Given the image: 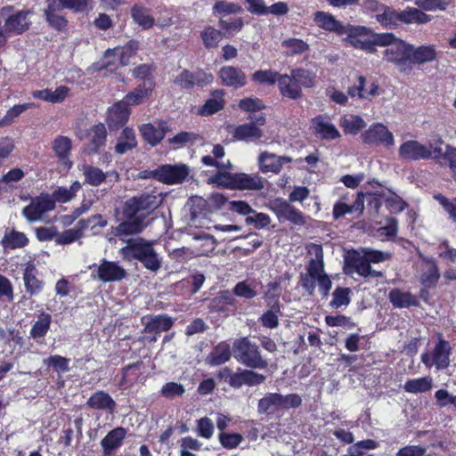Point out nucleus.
<instances>
[{"label":"nucleus","mask_w":456,"mask_h":456,"mask_svg":"<svg viewBox=\"0 0 456 456\" xmlns=\"http://www.w3.org/2000/svg\"><path fill=\"white\" fill-rule=\"evenodd\" d=\"M131 110L121 101L113 103L108 108L105 122L110 131H117L123 128L128 122Z\"/></svg>","instance_id":"nucleus-13"},{"label":"nucleus","mask_w":456,"mask_h":456,"mask_svg":"<svg viewBox=\"0 0 456 456\" xmlns=\"http://www.w3.org/2000/svg\"><path fill=\"white\" fill-rule=\"evenodd\" d=\"M233 129L232 135L235 141H248L251 139H260L263 136V132L259 127H256L253 124H242L236 126L229 125L227 131L231 132Z\"/></svg>","instance_id":"nucleus-42"},{"label":"nucleus","mask_w":456,"mask_h":456,"mask_svg":"<svg viewBox=\"0 0 456 456\" xmlns=\"http://www.w3.org/2000/svg\"><path fill=\"white\" fill-rule=\"evenodd\" d=\"M351 289L347 287H337L332 293V299L330 305L333 308L347 306L351 302Z\"/></svg>","instance_id":"nucleus-58"},{"label":"nucleus","mask_w":456,"mask_h":456,"mask_svg":"<svg viewBox=\"0 0 456 456\" xmlns=\"http://www.w3.org/2000/svg\"><path fill=\"white\" fill-rule=\"evenodd\" d=\"M30 222L39 219L43 214L55 208L51 194L42 193L36 200L30 198Z\"/></svg>","instance_id":"nucleus-34"},{"label":"nucleus","mask_w":456,"mask_h":456,"mask_svg":"<svg viewBox=\"0 0 456 456\" xmlns=\"http://www.w3.org/2000/svg\"><path fill=\"white\" fill-rule=\"evenodd\" d=\"M81 170L85 177L84 183L86 184L98 187L106 182L107 173H104L100 167L85 164Z\"/></svg>","instance_id":"nucleus-48"},{"label":"nucleus","mask_w":456,"mask_h":456,"mask_svg":"<svg viewBox=\"0 0 456 456\" xmlns=\"http://www.w3.org/2000/svg\"><path fill=\"white\" fill-rule=\"evenodd\" d=\"M302 397L296 393L281 395L280 393H266L258 400L257 411L260 414L273 415L281 411L297 409L302 405Z\"/></svg>","instance_id":"nucleus-7"},{"label":"nucleus","mask_w":456,"mask_h":456,"mask_svg":"<svg viewBox=\"0 0 456 456\" xmlns=\"http://www.w3.org/2000/svg\"><path fill=\"white\" fill-rule=\"evenodd\" d=\"M118 56L121 59V64L127 66L131 58L134 57L139 49V42L134 39L127 41L123 46H117Z\"/></svg>","instance_id":"nucleus-59"},{"label":"nucleus","mask_w":456,"mask_h":456,"mask_svg":"<svg viewBox=\"0 0 456 456\" xmlns=\"http://www.w3.org/2000/svg\"><path fill=\"white\" fill-rule=\"evenodd\" d=\"M291 73L301 90L302 88H312L317 82L316 73L313 70L297 68L291 69Z\"/></svg>","instance_id":"nucleus-51"},{"label":"nucleus","mask_w":456,"mask_h":456,"mask_svg":"<svg viewBox=\"0 0 456 456\" xmlns=\"http://www.w3.org/2000/svg\"><path fill=\"white\" fill-rule=\"evenodd\" d=\"M82 185L78 181H75L69 186V188L60 186L55 189L51 196L53 200H54L55 204L58 203H67L72 200L77 193L81 190Z\"/></svg>","instance_id":"nucleus-49"},{"label":"nucleus","mask_w":456,"mask_h":456,"mask_svg":"<svg viewBox=\"0 0 456 456\" xmlns=\"http://www.w3.org/2000/svg\"><path fill=\"white\" fill-rule=\"evenodd\" d=\"M388 299L395 308H410L419 306V300L417 296L410 291H403L400 289H392L388 293Z\"/></svg>","instance_id":"nucleus-33"},{"label":"nucleus","mask_w":456,"mask_h":456,"mask_svg":"<svg viewBox=\"0 0 456 456\" xmlns=\"http://www.w3.org/2000/svg\"><path fill=\"white\" fill-rule=\"evenodd\" d=\"M69 88L66 86H58L54 91L49 88L37 90L32 93L33 97L51 103H61L68 96Z\"/></svg>","instance_id":"nucleus-45"},{"label":"nucleus","mask_w":456,"mask_h":456,"mask_svg":"<svg viewBox=\"0 0 456 456\" xmlns=\"http://www.w3.org/2000/svg\"><path fill=\"white\" fill-rule=\"evenodd\" d=\"M184 393V387L175 381L167 382L160 389L161 395L169 400H172L175 397H181Z\"/></svg>","instance_id":"nucleus-64"},{"label":"nucleus","mask_w":456,"mask_h":456,"mask_svg":"<svg viewBox=\"0 0 456 456\" xmlns=\"http://www.w3.org/2000/svg\"><path fill=\"white\" fill-rule=\"evenodd\" d=\"M388 36L387 45L378 46L387 47L383 52V58L387 62L395 65L401 72L410 73L412 67L410 65V51L411 45L403 39L397 38L393 33H382Z\"/></svg>","instance_id":"nucleus-4"},{"label":"nucleus","mask_w":456,"mask_h":456,"mask_svg":"<svg viewBox=\"0 0 456 456\" xmlns=\"http://www.w3.org/2000/svg\"><path fill=\"white\" fill-rule=\"evenodd\" d=\"M224 91L223 89H215L211 91V97L200 107L198 113L200 116L208 117L222 110L225 106Z\"/></svg>","instance_id":"nucleus-31"},{"label":"nucleus","mask_w":456,"mask_h":456,"mask_svg":"<svg viewBox=\"0 0 456 456\" xmlns=\"http://www.w3.org/2000/svg\"><path fill=\"white\" fill-rule=\"evenodd\" d=\"M281 46L288 50L289 55L301 54L308 51L309 45L300 38L291 37L281 42Z\"/></svg>","instance_id":"nucleus-61"},{"label":"nucleus","mask_w":456,"mask_h":456,"mask_svg":"<svg viewBox=\"0 0 456 456\" xmlns=\"http://www.w3.org/2000/svg\"><path fill=\"white\" fill-rule=\"evenodd\" d=\"M236 299L229 290L220 291L216 297L211 299L209 310L218 314H225L230 311V306H235Z\"/></svg>","instance_id":"nucleus-43"},{"label":"nucleus","mask_w":456,"mask_h":456,"mask_svg":"<svg viewBox=\"0 0 456 456\" xmlns=\"http://www.w3.org/2000/svg\"><path fill=\"white\" fill-rule=\"evenodd\" d=\"M399 157L405 161L430 159V149L416 140L403 142L398 150Z\"/></svg>","instance_id":"nucleus-15"},{"label":"nucleus","mask_w":456,"mask_h":456,"mask_svg":"<svg viewBox=\"0 0 456 456\" xmlns=\"http://www.w3.org/2000/svg\"><path fill=\"white\" fill-rule=\"evenodd\" d=\"M240 110L253 114L261 111L266 108L264 101L257 97H245L238 102Z\"/></svg>","instance_id":"nucleus-60"},{"label":"nucleus","mask_w":456,"mask_h":456,"mask_svg":"<svg viewBox=\"0 0 456 456\" xmlns=\"http://www.w3.org/2000/svg\"><path fill=\"white\" fill-rule=\"evenodd\" d=\"M28 240L25 233L16 231L15 229H6L1 239L0 244L4 250L9 251L24 247Z\"/></svg>","instance_id":"nucleus-40"},{"label":"nucleus","mask_w":456,"mask_h":456,"mask_svg":"<svg viewBox=\"0 0 456 456\" xmlns=\"http://www.w3.org/2000/svg\"><path fill=\"white\" fill-rule=\"evenodd\" d=\"M28 11L22 10L10 15L5 20V31L11 35H19L28 28Z\"/></svg>","instance_id":"nucleus-39"},{"label":"nucleus","mask_w":456,"mask_h":456,"mask_svg":"<svg viewBox=\"0 0 456 456\" xmlns=\"http://www.w3.org/2000/svg\"><path fill=\"white\" fill-rule=\"evenodd\" d=\"M139 132L143 141L147 144L154 147L162 142L167 133L169 132V127L167 121L160 120L158 123V126H155L151 123L142 124L139 126Z\"/></svg>","instance_id":"nucleus-17"},{"label":"nucleus","mask_w":456,"mask_h":456,"mask_svg":"<svg viewBox=\"0 0 456 456\" xmlns=\"http://www.w3.org/2000/svg\"><path fill=\"white\" fill-rule=\"evenodd\" d=\"M61 10L53 1L47 0V6L44 10V16L48 26L57 32H65L69 20L64 15L58 13Z\"/></svg>","instance_id":"nucleus-29"},{"label":"nucleus","mask_w":456,"mask_h":456,"mask_svg":"<svg viewBox=\"0 0 456 456\" xmlns=\"http://www.w3.org/2000/svg\"><path fill=\"white\" fill-rule=\"evenodd\" d=\"M137 147V139L135 132L132 127L125 126L114 147V151L118 155H123Z\"/></svg>","instance_id":"nucleus-37"},{"label":"nucleus","mask_w":456,"mask_h":456,"mask_svg":"<svg viewBox=\"0 0 456 456\" xmlns=\"http://www.w3.org/2000/svg\"><path fill=\"white\" fill-rule=\"evenodd\" d=\"M96 268L92 272V276L103 283L120 281L125 279L127 273L118 262L102 259L100 265L94 264L91 267Z\"/></svg>","instance_id":"nucleus-10"},{"label":"nucleus","mask_w":456,"mask_h":456,"mask_svg":"<svg viewBox=\"0 0 456 456\" xmlns=\"http://www.w3.org/2000/svg\"><path fill=\"white\" fill-rule=\"evenodd\" d=\"M266 377L251 369H238L231 377L230 387L239 389L242 386L255 387L263 384Z\"/></svg>","instance_id":"nucleus-18"},{"label":"nucleus","mask_w":456,"mask_h":456,"mask_svg":"<svg viewBox=\"0 0 456 456\" xmlns=\"http://www.w3.org/2000/svg\"><path fill=\"white\" fill-rule=\"evenodd\" d=\"M403 388L406 392L412 394L428 392L432 388V379L428 376L408 379Z\"/></svg>","instance_id":"nucleus-55"},{"label":"nucleus","mask_w":456,"mask_h":456,"mask_svg":"<svg viewBox=\"0 0 456 456\" xmlns=\"http://www.w3.org/2000/svg\"><path fill=\"white\" fill-rule=\"evenodd\" d=\"M343 35H346V45L366 53H374L378 45H387V37L382 33H376L370 28L362 25L346 24Z\"/></svg>","instance_id":"nucleus-3"},{"label":"nucleus","mask_w":456,"mask_h":456,"mask_svg":"<svg viewBox=\"0 0 456 456\" xmlns=\"http://www.w3.org/2000/svg\"><path fill=\"white\" fill-rule=\"evenodd\" d=\"M362 137L365 143L384 145L387 148H390L395 142L393 134L381 123L371 125Z\"/></svg>","instance_id":"nucleus-14"},{"label":"nucleus","mask_w":456,"mask_h":456,"mask_svg":"<svg viewBox=\"0 0 456 456\" xmlns=\"http://www.w3.org/2000/svg\"><path fill=\"white\" fill-rule=\"evenodd\" d=\"M174 325V319L166 314L150 317V321L144 325L143 331L152 335L151 341H156L157 337L164 331L169 330Z\"/></svg>","instance_id":"nucleus-23"},{"label":"nucleus","mask_w":456,"mask_h":456,"mask_svg":"<svg viewBox=\"0 0 456 456\" xmlns=\"http://www.w3.org/2000/svg\"><path fill=\"white\" fill-rule=\"evenodd\" d=\"M269 208L275 214L281 223L288 221L299 226L305 224L304 214L283 198L273 200L269 204Z\"/></svg>","instance_id":"nucleus-8"},{"label":"nucleus","mask_w":456,"mask_h":456,"mask_svg":"<svg viewBox=\"0 0 456 456\" xmlns=\"http://www.w3.org/2000/svg\"><path fill=\"white\" fill-rule=\"evenodd\" d=\"M126 435L127 429L123 427H117L109 431L100 443L102 455L111 456L123 445Z\"/></svg>","instance_id":"nucleus-19"},{"label":"nucleus","mask_w":456,"mask_h":456,"mask_svg":"<svg viewBox=\"0 0 456 456\" xmlns=\"http://www.w3.org/2000/svg\"><path fill=\"white\" fill-rule=\"evenodd\" d=\"M214 81V76L210 72H207L202 69H198L192 72L184 69L174 79V84L184 90H191L194 86L203 88L211 85Z\"/></svg>","instance_id":"nucleus-9"},{"label":"nucleus","mask_w":456,"mask_h":456,"mask_svg":"<svg viewBox=\"0 0 456 456\" xmlns=\"http://www.w3.org/2000/svg\"><path fill=\"white\" fill-rule=\"evenodd\" d=\"M232 350L234 358L251 370H264L268 367V362L262 357L258 346L251 342L248 337L236 339Z\"/></svg>","instance_id":"nucleus-6"},{"label":"nucleus","mask_w":456,"mask_h":456,"mask_svg":"<svg viewBox=\"0 0 456 456\" xmlns=\"http://www.w3.org/2000/svg\"><path fill=\"white\" fill-rule=\"evenodd\" d=\"M410 65L412 67L413 64L421 65L426 62H431L437 58V53L435 45H420L414 47L411 45L410 51Z\"/></svg>","instance_id":"nucleus-36"},{"label":"nucleus","mask_w":456,"mask_h":456,"mask_svg":"<svg viewBox=\"0 0 456 456\" xmlns=\"http://www.w3.org/2000/svg\"><path fill=\"white\" fill-rule=\"evenodd\" d=\"M153 245V241L142 237L129 239L126 245L119 249V255L123 260L138 261L145 269L156 273L161 268L162 259Z\"/></svg>","instance_id":"nucleus-2"},{"label":"nucleus","mask_w":456,"mask_h":456,"mask_svg":"<svg viewBox=\"0 0 456 456\" xmlns=\"http://www.w3.org/2000/svg\"><path fill=\"white\" fill-rule=\"evenodd\" d=\"M213 182L230 190L260 191L265 187L264 178L257 174L219 172Z\"/></svg>","instance_id":"nucleus-5"},{"label":"nucleus","mask_w":456,"mask_h":456,"mask_svg":"<svg viewBox=\"0 0 456 456\" xmlns=\"http://www.w3.org/2000/svg\"><path fill=\"white\" fill-rule=\"evenodd\" d=\"M118 48L107 49L102 58L92 64L91 70L93 72L107 70L110 73H115L119 68L124 67L125 65L121 64V59L118 56Z\"/></svg>","instance_id":"nucleus-21"},{"label":"nucleus","mask_w":456,"mask_h":456,"mask_svg":"<svg viewBox=\"0 0 456 456\" xmlns=\"http://www.w3.org/2000/svg\"><path fill=\"white\" fill-rule=\"evenodd\" d=\"M243 11L241 5L237 3L227 2L224 0L216 1L213 6V13L220 15L236 14Z\"/></svg>","instance_id":"nucleus-63"},{"label":"nucleus","mask_w":456,"mask_h":456,"mask_svg":"<svg viewBox=\"0 0 456 456\" xmlns=\"http://www.w3.org/2000/svg\"><path fill=\"white\" fill-rule=\"evenodd\" d=\"M107 141V130L103 123H98L91 126L89 130V141L86 146L85 152L94 155L104 148Z\"/></svg>","instance_id":"nucleus-22"},{"label":"nucleus","mask_w":456,"mask_h":456,"mask_svg":"<svg viewBox=\"0 0 456 456\" xmlns=\"http://www.w3.org/2000/svg\"><path fill=\"white\" fill-rule=\"evenodd\" d=\"M347 94L353 98L358 97L359 99L370 101L380 94L379 81L372 77L367 79L364 76L360 75L357 77V84L349 86Z\"/></svg>","instance_id":"nucleus-12"},{"label":"nucleus","mask_w":456,"mask_h":456,"mask_svg":"<svg viewBox=\"0 0 456 456\" xmlns=\"http://www.w3.org/2000/svg\"><path fill=\"white\" fill-rule=\"evenodd\" d=\"M84 235L83 230L80 226H78V224L75 228L65 230L64 232L58 233L55 239V242L58 245H67L70 244L80 238H82Z\"/></svg>","instance_id":"nucleus-62"},{"label":"nucleus","mask_w":456,"mask_h":456,"mask_svg":"<svg viewBox=\"0 0 456 456\" xmlns=\"http://www.w3.org/2000/svg\"><path fill=\"white\" fill-rule=\"evenodd\" d=\"M292 162L289 156H276L273 153L263 152L258 157L259 168L263 173L279 174L282 166Z\"/></svg>","instance_id":"nucleus-24"},{"label":"nucleus","mask_w":456,"mask_h":456,"mask_svg":"<svg viewBox=\"0 0 456 456\" xmlns=\"http://www.w3.org/2000/svg\"><path fill=\"white\" fill-rule=\"evenodd\" d=\"M312 126L314 134L322 140H336L341 136L337 127L322 115L312 119Z\"/></svg>","instance_id":"nucleus-27"},{"label":"nucleus","mask_w":456,"mask_h":456,"mask_svg":"<svg viewBox=\"0 0 456 456\" xmlns=\"http://www.w3.org/2000/svg\"><path fill=\"white\" fill-rule=\"evenodd\" d=\"M400 21L402 24H426L432 20V16L422 12L421 9L414 7H406L399 12Z\"/></svg>","instance_id":"nucleus-47"},{"label":"nucleus","mask_w":456,"mask_h":456,"mask_svg":"<svg viewBox=\"0 0 456 456\" xmlns=\"http://www.w3.org/2000/svg\"><path fill=\"white\" fill-rule=\"evenodd\" d=\"M278 88L281 95L290 100H299L303 97V91L299 88L297 80L290 75L282 74L280 77Z\"/></svg>","instance_id":"nucleus-32"},{"label":"nucleus","mask_w":456,"mask_h":456,"mask_svg":"<svg viewBox=\"0 0 456 456\" xmlns=\"http://www.w3.org/2000/svg\"><path fill=\"white\" fill-rule=\"evenodd\" d=\"M52 316L47 313H42L30 330V337L33 338H43L49 330Z\"/></svg>","instance_id":"nucleus-56"},{"label":"nucleus","mask_w":456,"mask_h":456,"mask_svg":"<svg viewBox=\"0 0 456 456\" xmlns=\"http://www.w3.org/2000/svg\"><path fill=\"white\" fill-rule=\"evenodd\" d=\"M314 21L321 28L336 33L338 36H343V31L346 25L340 20H337L330 12L323 11H317L314 13Z\"/></svg>","instance_id":"nucleus-26"},{"label":"nucleus","mask_w":456,"mask_h":456,"mask_svg":"<svg viewBox=\"0 0 456 456\" xmlns=\"http://www.w3.org/2000/svg\"><path fill=\"white\" fill-rule=\"evenodd\" d=\"M282 74L274 69H258L251 75L253 82L260 85L274 86L279 83Z\"/></svg>","instance_id":"nucleus-53"},{"label":"nucleus","mask_w":456,"mask_h":456,"mask_svg":"<svg viewBox=\"0 0 456 456\" xmlns=\"http://www.w3.org/2000/svg\"><path fill=\"white\" fill-rule=\"evenodd\" d=\"M200 38L207 49H215L223 38V33L212 26H207L200 32Z\"/></svg>","instance_id":"nucleus-54"},{"label":"nucleus","mask_w":456,"mask_h":456,"mask_svg":"<svg viewBox=\"0 0 456 456\" xmlns=\"http://www.w3.org/2000/svg\"><path fill=\"white\" fill-rule=\"evenodd\" d=\"M161 200L155 191L142 192L126 200L121 208L123 221L114 228L117 237L141 233L146 218L159 208Z\"/></svg>","instance_id":"nucleus-1"},{"label":"nucleus","mask_w":456,"mask_h":456,"mask_svg":"<svg viewBox=\"0 0 456 456\" xmlns=\"http://www.w3.org/2000/svg\"><path fill=\"white\" fill-rule=\"evenodd\" d=\"M346 265L357 274L362 277H369L371 274V266L362 252L352 249L347 252L345 257Z\"/></svg>","instance_id":"nucleus-25"},{"label":"nucleus","mask_w":456,"mask_h":456,"mask_svg":"<svg viewBox=\"0 0 456 456\" xmlns=\"http://www.w3.org/2000/svg\"><path fill=\"white\" fill-rule=\"evenodd\" d=\"M131 18L143 30H148L155 25V19L151 14V9L141 4H134L130 10Z\"/></svg>","instance_id":"nucleus-38"},{"label":"nucleus","mask_w":456,"mask_h":456,"mask_svg":"<svg viewBox=\"0 0 456 456\" xmlns=\"http://www.w3.org/2000/svg\"><path fill=\"white\" fill-rule=\"evenodd\" d=\"M154 86L155 83H150L148 86H146V83L139 84L134 90L128 92L121 102L128 108L141 105L151 97Z\"/></svg>","instance_id":"nucleus-30"},{"label":"nucleus","mask_w":456,"mask_h":456,"mask_svg":"<svg viewBox=\"0 0 456 456\" xmlns=\"http://www.w3.org/2000/svg\"><path fill=\"white\" fill-rule=\"evenodd\" d=\"M143 362L137 361L136 362L129 363L121 369V379L118 382L120 387H131L139 379L141 375L140 370L142 367Z\"/></svg>","instance_id":"nucleus-46"},{"label":"nucleus","mask_w":456,"mask_h":456,"mask_svg":"<svg viewBox=\"0 0 456 456\" xmlns=\"http://www.w3.org/2000/svg\"><path fill=\"white\" fill-rule=\"evenodd\" d=\"M451 351L450 343L440 338L433 351V363L437 369H445L449 366Z\"/></svg>","instance_id":"nucleus-44"},{"label":"nucleus","mask_w":456,"mask_h":456,"mask_svg":"<svg viewBox=\"0 0 456 456\" xmlns=\"http://www.w3.org/2000/svg\"><path fill=\"white\" fill-rule=\"evenodd\" d=\"M376 20L387 29H396L401 26L399 12L389 6H385L383 12L376 15Z\"/></svg>","instance_id":"nucleus-50"},{"label":"nucleus","mask_w":456,"mask_h":456,"mask_svg":"<svg viewBox=\"0 0 456 456\" xmlns=\"http://www.w3.org/2000/svg\"><path fill=\"white\" fill-rule=\"evenodd\" d=\"M218 77L223 86L233 89L244 87L248 83L246 73L240 68L232 65L221 67Z\"/></svg>","instance_id":"nucleus-16"},{"label":"nucleus","mask_w":456,"mask_h":456,"mask_svg":"<svg viewBox=\"0 0 456 456\" xmlns=\"http://www.w3.org/2000/svg\"><path fill=\"white\" fill-rule=\"evenodd\" d=\"M315 258H311L306 266V274L318 279L326 274L324 272L323 253L321 245H315Z\"/></svg>","instance_id":"nucleus-52"},{"label":"nucleus","mask_w":456,"mask_h":456,"mask_svg":"<svg viewBox=\"0 0 456 456\" xmlns=\"http://www.w3.org/2000/svg\"><path fill=\"white\" fill-rule=\"evenodd\" d=\"M189 175V167L185 164L159 166L152 171V177L166 184L183 183Z\"/></svg>","instance_id":"nucleus-11"},{"label":"nucleus","mask_w":456,"mask_h":456,"mask_svg":"<svg viewBox=\"0 0 456 456\" xmlns=\"http://www.w3.org/2000/svg\"><path fill=\"white\" fill-rule=\"evenodd\" d=\"M454 0H415V4L425 12H445Z\"/></svg>","instance_id":"nucleus-57"},{"label":"nucleus","mask_w":456,"mask_h":456,"mask_svg":"<svg viewBox=\"0 0 456 456\" xmlns=\"http://www.w3.org/2000/svg\"><path fill=\"white\" fill-rule=\"evenodd\" d=\"M232 357L230 345L226 341H221L213 347L206 357V363L209 366H219L229 362Z\"/></svg>","instance_id":"nucleus-35"},{"label":"nucleus","mask_w":456,"mask_h":456,"mask_svg":"<svg viewBox=\"0 0 456 456\" xmlns=\"http://www.w3.org/2000/svg\"><path fill=\"white\" fill-rule=\"evenodd\" d=\"M53 151L59 159L61 164L67 169H70L73 163L69 159L72 149V141L69 137L58 135L53 141Z\"/></svg>","instance_id":"nucleus-28"},{"label":"nucleus","mask_w":456,"mask_h":456,"mask_svg":"<svg viewBox=\"0 0 456 456\" xmlns=\"http://www.w3.org/2000/svg\"><path fill=\"white\" fill-rule=\"evenodd\" d=\"M86 406L89 409L103 411L112 415L116 411L117 403L109 393L103 390H97L87 399Z\"/></svg>","instance_id":"nucleus-20"},{"label":"nucleus","mask_w":456,"mask_h":456,"mask_svg":"<svg viewBox=\"0 0 456 456\" xmlns=\"http://www.w3.org/2000/svg\"><path fill=\"white\" fill-rule=\"evenodd\" d=\"M420 257L422 258L423 262L429 265V267L427 271L421 273L419 276V281L426 288H435L440 279L437 262L433 257L422 256H420Z\"/></svg>","instance_id":"nucleus-41"}]
</instances>
